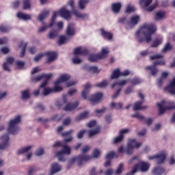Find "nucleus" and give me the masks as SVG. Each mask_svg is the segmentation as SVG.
<instances>
[{"mask_svg":"<svg viewBox=\"0 0 175 175\" xmlns=\"http://www.w3.org/2000/svg\"><path fill=\"white\" fill-rule=\"evenodd\" d=\"M157 31V26L154 23H144L141 28L135 33L139 43H150L152 40V35Z\"/></svg>","mask_w":175,"mask_h":175,"instance_id":"nucleus-1","label":"nucleus"},{"mask_svg":"<svg viewBox=\"0 0 175 175\" xmlns=\"http://www.w3.org/2000/svg\"><path fill=\"white\" fill-rule=\"evenodd\" d=\"M58 14L61 16V17H63V18H65L66 20H69V18L72 17L70 11L66 10V8H62L59 10V12H53L49 27H53V25L55 24V18H57V16H58Z\"/></svg>","mask_w":175,"mask_h":175,"instance_id":"nucleus-2","label":"nucleus"},{"mask_svg":"<svg viewBox=\"0 0 175 175\" xmlns=\"http://www.w3.org/2000/svg\"><path fill=\"white\" fill-rule=\"evenodd\" d=\"M159 107V114L161 116L165 113L167 110H173L175 109L174 102L172 101H165L163 100L161 103H157Z\"/></svg>","mask_w":175,"mask_h":175,"instance_id":"nucleus-3","label":"nucleus"},{"mask_svg":"<svg viewBox=\"0 0 175 175\" xmlns=\"http://www.w3.org/2000/svg\"><path fill=\"white\" fill-rule=\"evenodd\" d=\"M76 161H77L78 166H83V163H84V162L91 161V157L87 154H79L77 157H73L70 160V165L67 166V169L71 167L72 165H73Z\"/></svg>","mask_w":175,"mask_h":175,"instance_id":"nucleus-4","label":"nucleus"},{"mask_svg":"<svg viewBox=\"0 0 175 175\" xmlns=\"http://www.w3.org/2000/svg\"><path fill=\"white\" fill-rule=\"evenodd\" d=\"M21 121V116H17L15 119L11 120L9 123L8 133L11 135H16L18 132V126L17 124H20Z\"/></svg>","mask_w":175,"mask_h":175,"instance_id":"nucleus-5","label":"nucleus"},{"mask_svg":"<svg viewBox=\"0 0 175 175\" xmlns=\"http://www.w3.org/2000/svg\"><path fill=\"white\" fill-rule=\"evenodd\" d=\"M158 65H160L161 66H163L166 65V62L164 59L161 60H156L153 62L152 66H148L146 67V70H149V73L151 76H155L157 73H158Z\"/></svg>","mask_w":175,"mask_h":175,"instance_id":"nucleus-6","label":"nucleus"},{"mask_svg":"<svg viewBox=\"0 0 175 175\" xmlns=\"http://www.w3.org/2000/svg\"><path fill=\"white\" fill-rule=\"evenodd\" d=\"M149 167L150 165H148V163L142 161L139 164L133 165L132 170L128 172L126 175H133L137 170H139V169L141 172H147Z\"/></svg>","mask_w":175,"mask_h":175,"instance_id":"nucleus-7","label":"nucleus"},{"mask_svg":"<svg viewBox=\"0 0 175 175\" xmlns=\"http://www.w3.org/2000/svg\"><path fill=\"white\" fill-rule=\"evenodd\" d=\"M142 146V143L136 142V139H129L127 147L125 148V152L127 155H132L133 154V148H139Z\"/></svg>","mask_w":175,"mask_h":175,"instance_id":"nucleus-8","label":"nucleus"},{"mask_svg":"<svg viewBox=\"0 0 175 175\" xmlns=\"http://www.w3.org/2000/svg\"><path fill=\"white\" fill-rule=\"evenodd\" d=\"M63 150H59L56 152V157H58L59 161L60 162H65L66 161V159H65V154L67 155H70V148L68 147V145H64L62 146Z\"/></svg>","mask_w":175,"mask_h":175,"instance_id":"nucleus-9","label":"nucleus"},{"mask_svg":"<svg viewBox=\"0 0 175 175\" xmlns=\"http://www.w3.org/2000/svg\"><path fill=\"white\" fill-rule=\"evenodd\" d=\"M129 80L130 79H126V80H122L118 82H114L112 85H111V88H114V87L116 86H118V90L116 92V93L112 96V99H116V97L118 95H120V92H121V90H122V88H121V86L122 85H125L127 83H129Z\"/></svg>","mask_w":175,"mask_h":175,"instance_id":"nucleus-10","label":"nucleus"},{"mask_svg":"<svg viewBox=\"0 0 175 175\" xmlns=\"http://www.w3.org/2000/svg\"><path fill=\"white\" fill-rule=\"evenodd\" d=\"M138 96H139V98H140L141 100L137 101L134 103V105H133L134 111H137V110H144V109H147L146 106L142 107V105H143V103H144V96L143 95V94H142V92H139L138 93Z\"/></svg>","mask_w":175,"mask_h":175,"instance_id":"nucleus-11","label":"nucleus"},{"mask_svg":"<svg viewBox=\"0 0 175 175\" xmlns=\"http://www.w3.org/2000/svg\"><path fill=\"white\" fill-rule=\"evenodd\" d=\"M149 159H157V164L161 165L166 160V154L163 152H161L154 156L149 157Z\"/></svg>","mask_w":175,"mask_h":175,"instance_id":"nucleus-12","label":"nucleus"},{"mask_svg":"<svg viewBox=\"0 0 175 175\" xmlns=\"http://www.w3.org/2000/svg\"><path fill=\"white\" fill-rule=\"evenodd\" d=\"M9 135L4 134L1 136V140L2 143L0 144V150H5L7 147H9Z\"/></svg>","mask_w":175,"mask_h":175,"instance_id":"nucleus-13","label":"nucleus"},{"mask_svg":"<svg viewBox=\"0 0 175 175\" xmlns=\"http://www.w3.org/2000/svg\"><path fill=\"white\" fill-rule=\"evenodd\" d=\"M128 132H129V129H124L120 130L119 136L116 137L113 139V144H118V143H121V142H122V140H124V134L128 133Z\"/></svg>","mask_w":175,"mask_h":175,"instance_id":"nucleus-14","label":"nucleus"},{"mask_svg":"<svg viewBox=\"0 0 175 175\" xmlns=\"http://www.w3.org/2000/svg\"><path fill=\"white\" fill-rule=\"evenodd\" d=\"M79 107V102L68 103L63 108L65 111H73Z\"/></svg>","mask_w":175,"mask_h":175,"instance_id":"nucleus-15","label":"nucleus"},{"mask_svg":"<svg viewBox=\"0 0 175 175\" xmlns=\"http://www.w3.org/2000/svg\"><path fill=\"white\" fill-rule=\"evenodd\" d=\"M53 77L52 74H41L38 77H34L31 78V81H34L35 83H38V81H40L42 79H46V80H50Z\"/></svg>","mask_w":175,"mask_h":175,"instance_id":"nucleus-16","label":"nucleus"},{"mask_svg":"<svg viewBox=\"0 0 175 175\" xmlns=\"http://www.w3.org/2000/svg\"><path fill=\"white\" fill-rule=\"evenodd\" d=\"M164 90L169 92V94H171V95H175V77Z\"/></svg>","mask_w":175,"mask_h":175,"instance_id":"nucleus-17","label":"nucleus"},{"mask_svg":"<svg viewBox=\"0 0 175 175\" xmlns=\"http://www.w3.org/2000/svg\"><path fill=\"white\" fill-rule=\"evenodd\" d=\"M74 55H88V49H82L81 46H78L74 50Z\"/></svg>","mask_w":175,"mask_h":175,"instance_id":"nucleus-18","label":"nucleus"},{"mask_svg":"<svg viewBox=\"0 0 175 175\" xmlns=\"http://www.w3.org/2000/svg\"><path fill=\"white\" fill-rule=\"evenodd\" d=\"M102 98H103V94H102L101 92H98L92 95L90 100L92 103H97V102H99V100H100Z\"/></svg>","mask_w":175,"mask_h":175,"instance_id":"nucleus-19","label":"nucleus"},{"mask_svg":"<svg viewBox=\"0 0 175 175\" xmlns=\"http://www.w3.org/2000/svg\"><path fill=\"white\" fill-rule=\"evenodd\" d=\"M44 55L48 57V59L46 61L47 64H51L57 58V53L55 52L48 51L44 53Z\"/></svg>","mask_w":175,"mask_h":175,"instance_id":"nucleus-20","label":"nucleus"},{"mask_svg":"<svg viewBox=\"0 0 175 175\" xmlns=\"http://www.w3.org/2000/svg\"><path fill=\"white\" fill-rule=\"evenodd\" d=\"M140 21V16L139 15H135L130 18L129 22H127V25H137Z\"/></svg>","mask_w":175,"mask_h":175,"instance_id":"nucleus-21","label":"nucleus"},{"mask_svg":"<svg viewBox=\"0 0 175 175\" xmlns=\"http://www.w3.org/2000/svg\"><path fill=\"white\" fill-rule=\"evenodd\" d=\"M13 62H14V58L12 57H8L6 59V62H5L3 64V68L5 70H6L7 72H10V68H9V64L12 65V64H13Z\"/></svg>","mask_w":175,"mask_h":175,"instance_id":"nucleus-22","label":"nucleus"},{"mask_svg":"<svg viewBox=\"0 0 175 175\" xmlns=\"http://www.w3.org/2000/svg\"><path fill=\"white\" fill-rule=\"evenodd\" d=\"M83 69H84V70H87L88 72H91L92 73H99L100 72V70L98 69V67L91 66L88 64L83 66Z\"/></svg>","mask_w":175,"mask_h":175,"instance_id":"nucleus-23","label":"nucleus"},{"mask_svg":"<svg viewBox=\"0 0 175 175\" xmlns=\"http://www.w3.org/2000/svg\"><path fill=\"white\" fill-rule=\"evenodd\" d=\"M61 165H58V163H53L51 167V175L58 173V172L61 171Z\"/></svg>","mask_w":175,"mask_h":175,"instance_id":"nucleus-24","label":"nucleus"},{"mask_svg":"<svg viewBox=\"0 0 175 175\" xmlns=\"http://www.w3.org/2000/svg\"><path fill=\"white\" fill-rule=\"evenodd\" d=\"M84 90L81 93V96L83 99H87V95L90 94V88H91V84L87 83L84 86Z\"/></svg>","mask_w":175,"mask_h":175,"instance_id":"nucleus-25","label":"nucleus"},{"mask_svg":"<svg viewBox=\"0 0 175 175\" xmlns=\"http://www.w3.org/2000/svg\"><path fill=\"white\" fill-rule=\"evenodd\" d=\"M100 31L104 39H107L108 40H111L113 39V34L111 32L106 31L104 29H100Z\"/></svg>","mask_w":175,"mask_h":175,"instance_id":"nucleus-26","label":"nucleus"},{"mask_svg":"<svg viewBox=\"0 0 175 175\" xmlns=\"http://www.w3.org/2000/svg\"><path fill=\"white\" fill-rule=\"evenodd\" d=\"M66 34L68 36H72L75 35V24L74 23L68 24L66 29Z\"/></svg>","mask_w":175,"mask_h":175,"instance_id":"nucleus-27","label":"nucleus"},{"mask_svg":"<svg viewBox=\"0 0 175 175\" xmlns=\"http://www.w3.org/2000/svg\"><path fill=\"white\" fill-rule=\"evenodd\" d=\"M111 10L113 12V13H120V10H121V3H112Z\"/></svg>","mask_w":175,"mask_h":175,"instance_id":"nucleus-28","label":"nucleus"},{"mask_svg":"<svg viewBox=\"0 0 175 175\" xmlns=\"http://www.w3.org/2000/svg\"><path fill=\"white\" fill-rule=\"evenodd\" d=\"M74 16H76L78 18H82V20H85V18H88V14H81L77 10H74L72 11Z\"/></svg>","mask_w":175,"mask_h":175,"instance_id":"nucleus-29","label":"nucleus"},{"mask_svg":"<svg viewBox=\"0 0 175 175\" xmlns=\"http://www.w3.org/2000/svg\"><path fill=\"white\" fill-rule=\"evenodd\" d=\"M165 172H166L165 168L162 167H157L153 170L152 173L154 175H161L163 174Z\"/></svg>","mask_w":175,"mask_h":175,"instance_id":"nucleus-30","label":"nucleus"},{"mask_svg":"<svg viewBox=\"0 0 175 175\" xmlns=\"http://www.w3.org/2000/svg\"><path fill=\"white\" fill-rule=\"evenodd\" d=\"M98 59H102L100 58V56L99 55V53H98V54H91L88 57V60L90 62H96V61H98Z\"/></svg>","mask_w":175,"mask_h":175,"instance_id":"nucleus-31","label":"nucleus"},{"mask_svg":"<svg viewBox=\"0 0 175 175\" xmlns=\"http://www.w3.org/2000/svg\"><path fill=\"white\" fill-rule=\"evenodd\" d=\"M120 76H121V72L120 69L117 68L112 72L110 79L114 80V79H118Z\"/></svg>","mask_w":175,"mask_h":175,"instance_id":"nucleus-32","label":"nucleus"},{"mask_svg":"<svg viewBox=\"0 0 175 175\" xmlns=\"http://www.w3.org/2000/svg\"><path fill=\"white\" fill-rule=\"evenodd\" d=\"M17 18H21V20H31V15L24 14L23 12H18L17 14Z\"/></svg>","mask_w":175,"mask_h":175,"instance_id":"nucleus-33","label":"nucleus"},{"mask_svg":"<svg viewBox=\"0 0 175 175\" xmlns=\"http://www.w3.org/2000/svg\"><path fill=\"white\" fill-rule=\"evenodd\" d=\"M27 43L24 44V42H23V41H21L19 43V47H23L22 50L21 51V58H23V57H24V55H25V50H27Z\"/></svg>","mask_w":175,"mask_h":175,"instance_id":"nucleus-34","label":"nucleus"},{"mask_svg":"<svg viewBox=\"0 0 175 175\" xmlns=\"http://www.w3.org/2000/svg\"><path fill=\"white\" fill-rule=\"evenodd\" d=\"M31 148H32V146H26L25 148L19 149L17 151V154H18V155H21L23 154H25V152H28L31 150Z\"/></svg>","mask_w":175,"mask_h":175,"instance_id":"nucleus-35","label":"nucleus"},{"mask_svg":"<svg viewBox=\"0 0 175 175\" xmlns=\"http://www.w3.org/2000/svg\"><path fill=\"white\" fill-rule=\"evenodd\" d=\"M89 3L90 0H79L78 3L79 9H81V10L85 9V5Z\"/></svg>","mask_w":175,"mask_h":175,"instance_id":"nucleus-36","label":"nucleus"},{"mask_svg":"<svg viewBox=\"0 0 175 175\" xmlns=\"http://www.w3.org/2000/svg\"><path fill=\"white\" fill-rule=\"evenodd\" d=\"M59 84H61L59 81H56L55 82V88L52 89L53 92H60V91H62L64 90L62 87L59 86Z\"/></svg>","mask_w":175,"mask_h":175,"instance_id":"nucleus-37","label":"nucleus"},{"mask_svg":"<svg viewBox=\"0 0 175 175\" xmlns=\"http://www.w3.org/2000/svg\"><path fill=\"white\" fill-rule=\"evenodd\" d=\"M68 80H70V75H62L57 81H59V83H65V81H68Z\"/></svg>","mask_w":175,"mask_h":175,"instance_id":"nucleus-38","label":"nucleus"},{"mask_svg":"<svg viewBox=\"0 0 175 175\" xmlns=\"http://www.w3.org/2000/svg\"><path fill=\"white\" fill-rule=\"evenodd\" d=\"M159 44H162V38H157L153 42H152L151 47H158Z\"/></svg>","mask_w":175,"mask_h":175,"instance_id":"nucleus-39","label":"nucleus"},{"mask_svg":"<svg viewBox=\"0 0 175 175\" xmlns=\"http://www.w3.org/2000/svg\"><path fill=\"white\" fill-rule=\"evenodd\" d=\"M100 132V127L97 126L94 130H90L89 131V137H92V136H95V135H98Z\"/></svg>","mask_w":175,"mask_h":175,"instance_id":"nucleus-40","label":"nucleus"},{"mask_svg":"<svg viewBox=\"0 0 175 175\" xmlns=\"http://www.w3.org/2000/svg\"><path fill=\"white\" fill-rule=\"evenodd\" d=\"M108 54H109V49L107 48H103L101 51V53H98V55H100V58L101 59H103V58H106V57H107Z\"/></svg>","mask_w":175,"mask_h":175,"instance_id":"nucleus-41","label":"nucleus"},{"mask_svg":"<svg viewBox=\"0 0 175 175\" xmlns=\"http://www.w3.org/2000/svg\"><path fill=\"white\" fill-rule=\"evenodd\" d=\"M163 17H165V12L163 11L157 12L155 14L154 20H156V21H158L159 20H162Z\"/></svg>","mask_w":175,"mask_h":175,"instance_id":"nucleus-42","label":"nucleus"},{"mask_svg":"<svg viewBox=\"0 0 175 175\" xmlns=\"http://www.w3.org/2000/svg\"><path fill=\"white\" fill-rule=\"evenodd\" d=\"M49 14H50V11H49V10L44 11L42 13H41L38 16L39 21H42L44 18H46V17H49Z\"/></svg>","mask_w":175,"mask_h":175,"instance_id":"nucleus-43","label":"nucleus"},{"mask_svg":"<svg viewBox=\"0 0 175 175\" xmlns=\"http://www.w3.org/2000/svg\"><path fill=\"white\" fill-rule=\"evenodd\" d=\"M88 117V111H85L83 113H80L76 118V121H81V120H84Z\"/></svg>","mask_w":175,"mask_h":175,"instance_id":"nucleus-44","label":"nucleus"},{"mask_svg":"<svg viewBox=\"0 0 175 175\" xmlns=\"http://www.w3.org/2000/svg\"><path fill=\"white\" fill-rule=\"evenodd\" d=\"M152 3V0H140L139 5L142 6V8H147Z\"/></svg>","mask_w":175,"mask_h":175,"instance_id":"nucleus-45","label":"nucleus"},{"mask_svg":"<svg viewBox=\"0 0 175 175\" xmlns=\"http://www.w3.org/2000/svg\"><path fill=\"white\" fill-rule=\"evenodd\" d=\"M56 36H58V31L55 29L51 30L49 34V39H54Z\"/></svg>","mask_w":175,"mask_h":175,"instance_id":"nucleus-46","label":"nucleus"},{"mask_svg":"<svg viewBox=\"0 0 175 175\" xmlns=\"http://www.w3.org/2000/svg\"><path fill=\"white\" fill-rule=\"evenodd\" d=\"M23 9L27 10V9H29L31 8V0H23Z\"/></svg>","mask_w":175,"mask_h":175,"instance_id":"nucleus-47","label":"nucleus"},{"mask_svg":"<svg viewBox=\"0 0 175 175\" xmlns=\"http://www.w3.org/2000/svg\"><path fill=\"white\" fill-rule=\"evenodd\" d=\"M43 92L42 94L44 96H47V95H49V94H52L53 92V88H44L43 89Z\"/></svg>","mask_w":175,"mask_h":175,"instance_id":"nucleus-48","label":"nucleus"},{"mask_svg":"<svg viewBox=\"0 0 175 175\" xmlns=\"http://www.w3.org/2000/svg\"><path fill=\"white\" fill-rule=\"evenodd\" d=\"M110 107L113 109H116L117 110H120V109H122V104L121 103H118V104L115 103H111Z\"/></svg>","mask_w":175,"mask_h":175,"instance_id":"nucleus-49","label":"nucleus"},{"mask_svg":"<svg viewBox=\"0 0 175 175\" xmlns=\"http://www.w3.org/2000/svg\"><path fill=\"white\" fill-rule=\"evenodd\" d=\"M22 94V98L23 99H29L30 98V94H29V90H24L21 92Z\"/></svg>","mask_w":175,"mask_h":175,"instance_id":"nucleus-50","label":"nucleus"},{"mask_svg":"<svg viewBox=\"0 0 175 175\" xmlns=\"http://www.w3.org/2000/svg\"><path fill=\"white\" fill-rule=\"evenodd\" d=\"M140 83H142V80L137 77H135L131 81V84L132 85H137V84H140Z\"/></svg>","mask_w":175,"mask_h":175,"instance_id":"nucleus-51","label":"nucleus"},{"mask_svg":"<svg viewBox=\"0 0 175 175\" xmlns=\"http://www.w3.org/2000/svg\"><path fill=\"white\" fill-rule=\"evenodd\" d=\"M10 31V28L8 26H5L3 25H0V32H4L8 33Z\"/></svg>","mask_w":175,"mask_h":175,"instance_id":"nucleus-52","label":"nucleus"},{"mask_svg":"<svg viewBox=\"0 0 175 175\" xmlns=\"http://www.w3.org/2000/svg\"><path fill=\"white\" fill-rule=\"evenodd\" d=\"M99 155H100V152L99 151V150L94 149L92 152V157L91 156H89V157L91 158V159H92L93 158H98Z\"/></svg>","mask_w":175,"mask_h":175,"instance_id":"nucleus-53","label":"nucleus"},{"mask_svg":"<svg viewBox=\"0 0 175 175\" xmlns=\"http://www.w3.org/2000/svg\"><path fill=\"white\" fill-rule=\"evenodd\" d=\"M162 58H163V55L159 54H156L150 57V61H154V59H161Z\"/></svg>","mask_w":175,"mask_h":175,"instance_id":"nucleus-54","label":"nucleus"},{"mask_svg":"<svg viewBox=\"0 0 175 175\" xmlns=\"http://www.w3.org/2000/svg\"><path fill=\"white\" fill-rule=\"evenodd\" d=\"M107 85V81L103 80L101 83H97L96 87H98L99 88H103Z\"/></svg>","mask_w":175,"mask_h":175,"instance_id":"nucleus-55","label":"nucleus"},{"mask_svg":"<svg viewBox=\"0 0 175 175\" xmlns=\"http://www.w3.org/2000/svg\"><path fill=\"white\" fill-rule=\"evenodd\" d=\"M44 154V149L42 148H40L35 152V154L37 157H40V155H43Z\"/></svg>","mask_w":175,"mask_h":175,"instance_id":"nucleus-56","label":"nucleus"},{"mask_svg":"<svg viewBox=\"0 0 175 175\" xmlns=\"http://www.w3.org/2000/svg\"><path fill=\"white\" fill-rule=\"evenodd\" d=\"M122 169H124V164L120 163L116 172V174H121L122 173Z\"/></svg>","mask_w":175,"mask_h":175,"instance_id":"nucleus-57","label":"nucleus"},{"mask_svg":"<svg viewBox=\"0 0 175 175\" xmlns=\"http://www.w3.org/2000/svg\"><path fill=\"white\" fill-rule=\"evenodd\" d=\"M65 42H66V37H65L64 36H60L59 41H58V44L59 46L64 44L65 43Z\"/></svg>","mask_w":175,"mask_h":175,"instance_id":"nucleus-58","label":"nucleus"},{"mask_svg":"<svg viewBox=\"0 0 175 175\" xmlns=\"http://www.w3.org/2000/svg\"><path fill=\"white\" fill-rule=\"evenodd\" d=\"M131 117H133V118H137L140 121H143L144 120V116H143L139 113L133 114V115H131Z\"/></svg>","mask_w":175,"mask_h":175,"instance_id":"nucleus-59","label":"nucleus"},{"mask_svg":"<svg viewBox=\"0 0 175 175\" xmlns=\"http://www.w3.org/2000/svg\"><path fill=\"white\" fill-rule=\"evenodd\" d=\"M157 5H158V2L154 3L152 5H150L146 9V12H152V10L155 9V8H157Z\"/></svg>","mask_w":175,"mask_h":175,"instance_id":"nucleus-60","label":"nucleus"},{"mask_svg":"<svg viewBox=\"0 0 175 175\" xmlns=\"http://www.w3.org/2000/svg\"><path fill=\"white\" fill-rule=\"evenodd\" d=\"M169 50H172V45H170V42H167L162 51L163 53H166V51H169Z\"/></svg>","mask_w":175,"mask_h":175,"instance_id":"nucleus-61","label":"nucleus"},{"mask_svg":"<svg viewBox=\"0 0 175 175\" xmlns=\"http://www.w3.org/2000/svg\"><path fill=\"white\" fill-rule=\"evenodd\" d=\"M90 151V146H85L81 149L82 154L81 155H85V153L88 152Z\"/></svg>","mask_w":175,"mask_h":175,"instance_id":"nucleus-62","label":"nucleus"},{"mask_svg":"<svg viewBox=\"0 0 175 175\" xmlns=\"http://www.w3.org/2000/svg\"><path fill=\"white\" fill-rule=\"evenodd\" d=\"M105 111H106V107H103L101 109H96L95 111V113L97 116H100V115L103 114V113H105Z\"/></svg>","mask_w":175,"mask_h":175,"instance_id":"nucleus-63","label":"nucleus"},{"mask_svg":"<svg viewBox=\"0 0 175 175\" xmlns=\"http://www.w3.org/2000/svg\"><path fill=\"white\" fill-rule=\"evenodd\" d=\"M16 64L18 69H23V68H24V65H25V63L21 61H16Z\"/></svg>","mask_w":175,"mask_h":175,"instance_id":"nucleus-64","label":"nucleus"}]
</instances>
